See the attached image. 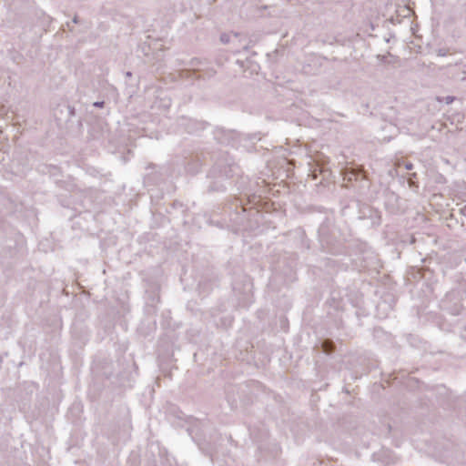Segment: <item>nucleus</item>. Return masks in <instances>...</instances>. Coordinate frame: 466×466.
Listing matches in <instances>:
<instances>
[{"instance_id": "5", "label": "nucleus", "mask_w": 466, "mask_h": 466, "mask_svg": "<svg viewBox=\"0 0 466 466\" xmlns=\"http://www.w3.org/2000/svg\"><path fill=\"white\" fill-rule=\"evenodd\" d=\"M377 58L381 61L382 63H390V61L387 60L386 56L378 55Z\"/></svg>"}, {"instance_id": "3", "label": "nucleus", "mask_w": 466, "mask_h": 466, "mask_svg": "<svg viewBox=\"0 0 466 466\" xmlns=\"http://www.w3.org/2000/svg\"><path fill=\"white\" fill-rule=\"evenodd\" d=\"M455 97L454 96H445L442 100L439 99L440 101H444L446 104H451L453 101H454Z\"/></svg>"}, {"instance_id": "4", "label": "nucleus", "mask_w": 466, "mask_h": 466, "mask_svg": "<svg viewBox=\"0 0 466 466\" xmlns=\"http://www.w3.org/2000/svg\"><path fill=\"white\" fill-rule=\"evenodd\" d=\"M254 44V41L250 38L248 40V42H247L244 46H243V49L245 50H248V48L250 47V46H252Z\"/></svg>"}, {"instance_id": "2", "label": "nucleus", "mask_w": 466, "mask_h": 466, "mask_svg": "<svg viewBox=\"0 0 466 466\" xmlns=\"http://www.w3.org/2000/svg\"><path fill=\"white\" fill-rule=\"evenodd\" d=\"M322 350L325 353L329 354L335 350V344L330 339H325L321 343Z\"/></svg>"}, {"instance_id": "7", "label": "nucleus", "mask_w": 466, "mask_h": 466, "mask_svg": "<svg viewBox=\"0 0 466 466\" xmlns=\"http://www.w3.org/2000/svg\"><path fill=\"white\" fill-rule=\"evenodd\" d=\"M438 55L443 56L446 55V53H445V51L443 49H439L438 50Z\"/></svg>"}, {"instance_id": "6", "label": "nucleus", "mask_w": 466, "mask_h": 466, "mask_svg": "<svg viewBox=\"0 0 466 466\" xmlns=\"http://www.w3.org/2000/svg\"><path fill=\"white\" fill-rule=\"evenodd\" d=\"M103 105H104V102H95V103H94V106H97V107H102V106H103Z\"/></svg>"}, {"instance_id": "10", "label": "nucleus", "mask_w": 466, "mask_h": 466, "mask_svg": "<svg viewBox=\"0 0 466 466\" xmlns=\"http://www.w3.org/2000/svg\"><path fill=\"white\" fill-rule=\"evenodd\" d=\"M463 210H464V212H465V214H466V206L464 207V209H463Z\"/></svg>"}, {"instance_id": "9", "label": "nucleus", "mask_w": 466, "mask_h": 466, "mask_svg": "<svg viewBox=\"0 0 466 466\" xmlns=\"http://www.w3.org/2000/svg\"><path fill=\"white\" fill-rule=\"evenodd\" d=\"M412 167V165L411 164H407L406 165V169H411Z\"/></svg>"}, {"instance_id": "8", "label": "nucleus", "mask_w": 466, "mask_h": 466, "mask_svg": "<svg viewBox=\"0 0 466 466\" xmlns=\"http://www.w3.org/2000/svg\"><path fill=\"white\" fill-rule=\"evenodd\" d=\"M73 22L75 24H77L78 23V17L76 15H75V17L73 18Z\"/></svg>"}, {"instance_id": "1", "label": "nucleus", "mask_w": 466, "mask_h": 466, "mask_svg": "<svg viewBox=\"0 0 466 466\" xmlns=\"http://www.w3.org/2000/svg\"><path fill=\"white\" fill-rule=\"evenodd\" d=\"M223 45L233 44L238 51L240 43L243 41V35L239 33H222L219 37Z\"/></svg>"}]
</instances>
